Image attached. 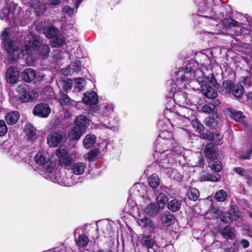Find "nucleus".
<instances>
[{
  "label": "nucleus",
  "mask_w": 252,
  "mask_h": 252,
  "mask_svg": "<svg viewBox=\"0 0 252 252\" xmlns=\"http://www.w3.org/2000/svg\"><path fill=\"white\" fill-rule=\"evenodd\" d=\"M168 197L164 194L160 193L158 194L157 197V201L158 207L160 210H162L168 201Z\"/></svg>",
  "instance_id": "obj_27"
},
{
  "label": "nucleus",
  "mask_w": 252,
  "mask_h": 252,
  "mask_svg": "<svg viewBox=\"0 0 252 252\" xmlns=\"http://www.w3.org/2000/svg\"><path fill=\"white\" fill-rule=\"evenodd\" d=\"M20 117V114L17 111H11L7 114L5 120L7 124L13 125L16 124Z\"/></svg>",
  "instance_id": "obj_21"
},
{
  "label": "nucleus",
  "mask_w": 252,
  "mask_h": 252,
  "mask_svg": "<svg viewBox=\"0 0 252 252\" xmlns=\"http://www.w3.org/2000/svg\"><path fill=\"white\" fill-rule=\"evenodd\" d=\"M71 102V99L68 96L63 94L62 96L61 99V103L62 104H69Z\"/></svg>",
  "instance_id": "obj_54"
},
{
  "label": "nucleus",
  "mask_w": 252,
  "mask_h": 252,
  "mask_svg": "<svg viewBox=\"0 0 252 252\" xmlns=\"http://www.w3.org/2000/svg\"><path fill=\"white\" fill-rule=\"evenodd\" d=\"M85 84V80L83 78H79L72 79V85L75 92L81 91Z\"/></svg>",
  "instance_id": "obj_26"
},
{
  "label": "nucleus",
  "mask_w": 252,
  "mask_h": 252,
  "mask_svg": "<svg viewBox=\"0 0 252 252\" xmlns=\"http://www.w3.org/2000/svg\"><path fill=\"white\" fill-rule=\"evenodd\" d=\"M74 0V6L76 10L79 7L80 4L83 0Z\"/></svg>",
  "instance_id": "obj_62"
},
{
  "label": "nucleus",
  "mask_w": 252,
  "mask_h": 252,
  "mask_svg": "<svg viewBox=\"0 0 252 252\" xmlns=\"http://www.w3.org/2000/svg\"><path fill=\"white\" fill-rule=\"evenodd\" d=\"M7 131V127L4 121L0 120V136L4 135Z\"/></svg>",
  "instance_id": "obj_45"
},
{
  "label": "nucleus",
  "mask_w": 252,
  "mask_h": 252,
  "mask_svg": "<svg viewBox=\"0 0 252 252\" xmlns=\"http://www.w3.org/2000/svg\"><path fill=\"white\" fill-rule=\"evenodd\" d=\"M223 87L229 92H231L233 95L238 98H240L243 93V88L240 84L234 85L232 81H226L223 83Z\"/></svg>",
  "instance_id": "obj_12"
},
{
  "label": "nucleus",
  "mask_w": 252,
  "mask_h": 252,
  "mask_svg": "<svg viewBox=\"0 0 252 252\" xmlns=\"http://www.w3.org/2000/svg\"><path fill=\"white\" fill-rule=\"evenodd\" d=\"M9 31V28L5 29L1 33L0 38L4 50L12 61L17 59L20 54L24 56L35 52L39 58L43 59L49 56L50 48L47 45L41 44V39L39 36L30 35L19 49L11 40Z\"/></svg>",
  "instance_id": "obj_1"
},
{
  "label": "nucleus",
  "mask_w": 252,
  "mask_h": 252,
  "mask_svg": "<svg viewBox=\"0 0 252 252\" xmlns=\"http://www.w3.org/2000/svg\"><path fill=\"white\" fill-rule=\"evenodd\" d=\"M223 23L226 28H231L239 26V23L232 18H225Z\"/></svg>",
  "instance_id": "obj_39"
},
{
  "label": "nucleus",
  "mask_w": 252,
  "mask_h": 252,
  "mask_svg": "<svg viewBox=\"0 0 252 252\" xmlns=\"http://www.w3.org/2000/svg\"><path fill=\"white\" fill-rule=\"evenodd\" d=\"M220 177L218 173H214L213 174L203 175L201 177V181H208L212 182H217L220 180Z\"/></svg>",
  "instance_id": "obj_32"
},
{
  "label": "nucleus",
  "mask_w": 252,
  "mask_h": 252,
  "mask_svg": "<svg viewBox=\"0 0 252 252\" xmlns=\"http://www.w3.org/2000/svg\"><path fill=\"white\" fill-rule=\"evenodd\" d=\"M22 77L26 82H31L35 79L37 81L42 80L44 75L40 74H36L34 70L31 68L25 69L22 72Z\"/></svg>",
  "instance_id": "obj_14"
},
{
  "label": "nucleus",
  "mask_w": 252,
  "mask_h": 252,
  "mask_svg": "<svg viewBox=\"0 0 252 252\" xmlns=\"http://www.w3.org/2000/svg\"><path fill=\"white\" fill-rule=\"evenodd\" d=\"M10 154L13 156V158L17 161H19L20 159L22 158V156H20V151L19 149L14 150V148L11 147L9 149Z\"/></svg>",
  "instance_id": "obj_43"
},
{
  "label": "nucleus",
  "mask_w": 252,
  "mask_h": 252,
  "mask_svg": "<svg viewBox=\"0 0 252 252\" xmlns=\"http://www.w3.org/2000/svg\"><path fill=\"white\" fill-rule=\"evenodd\" d=\"M252 153V143H247L243 148V151L239 156L240 158L242 159H248L250 158Z\"/></svg>",
  "instance_id": "obj_20"
},
{
  "label": "nucleus",
  "mask_w": 252,
  "mask_h": 252,
  "mask_svg": "<svg viewBox=\"0 0 252 252\" xmlns=\"http://www.w3.org/2000/svg\"><path fill=\"white\" fill-rule=\"evenodd\" d=\"M204 138L208 139L210 140H212V136H213V134L210 131H206L205 133L203 134Z\"/></svg>",
  "instance_id": "obj_57"
},
{
  "label": "nucleus",
  "mask_w": 252,
  "mask_h": 252,
  "mask_svg": "<svg viewBox=\"0 0 252 252\" xmlns=\"http://www.w3.org/2000/svg\"><path fill=\"white\" fill-rule=\"evenodd\" d=\"M62 0H49L50 3L53 6L59 5Z\"/></svg>",
  "instance_id": "obj_59"
},
{
  "label": "nucleus",
  "mask_w": 252,
  "mask_h": 252,
  "mask_svg": "<svg viewBox=\"0 0 252 252\" xmlns=\"http://www.w3.org/2000/svg\"><path fill=\"white\" fill-rule=\"evenodd\" d=\"M65 136L59 132L50 134L47 138V142L51 147H57L65 141Z\"/></svg>",
  "instance_id": "obj_16"
},
{
  "label": "nucleus",
  "mask_w": 252,
  "mask_h": 252,
  "mask_svg": "<svg viewBox=\"0 0 252 252\" xmlns=\"http://www.w3.org/2000/svg\"><path fill=\"white\" fill-rule=\"evenodd\" d=\"M62 86L64 90L66 92L68 90H70L71 88L73 87L72 79H68L63 81Z\"/></svg>",
  "instance_id": "obj_46"
},
{
  "label": "nucleus",
  "mask_w": 252,
  "mask_h": 252,
  "mask_svg": "<svg viewBox=\"0 0 252 252\" xmlns=\"http://www.w3.org/2000/svg\"><path fill=\"white\" fill-rule=\"evenodd\" d=\"M20 7L15 3H12L9 6L4 7L0 12V19L9 22L10 23H13L17 25V19L18 15L16 12L19 11Z\"/></svg>",
  "instance_id": "obj_10"
},
{
  "label": "nucleus",
  "mask_w": 252,
  "mask_h": 252,
  "mask_svg": "<svg viewBox=\"0 0 252 252\" xmlns=\"http://www.w3.org/2000/svg\"><path fill=\"white\" fill-rule=\"evenodd\" d=\"M234 171L238 174L243 176H245L246 175L245 174V170L241 167H237L235 168Z\"/></svg>",
  "instance_id": "obj_56"
},
{
  "label": "nucleus",
  "mask_w": 252,
  "mask_h": 252,
  "mask_svg": "<svg viewBox=\"0 0 252 252\" xmlns=\"http://www.w3.org/2000/svg\"><path fill=\"white\" fill-rule=\"evenodd\" d=\"M68 149L64 145H61L56 151V154L59 158V163L66 168H70L73 160L78 158V155L74 152L68 154Z\"/></svg>",
  "instance_id": "obj_9"
},
{
  "label": "nucleus",
  "mask_w": 252,
  "mask_h": 252,
  "mask_svg": "<svg viewBox=\"0 0 252 252\" xmlns=\"http://www.w3.org/2000/svg\"><path fill=\"white\" fill-rule=\"evenodd\" d=\"M77 245L80 247H86L89 243L88 237L84 234L80 235L76 240Z\"/></svg>",
  "instance_id": "obj_36"
},
{
  "label": "nucleus",
  "mask_w": 252,
  "mask_h": 252,
  "mask_svg": "<svg viewBox=\"0 0 252 252\" xmlns=\"http://www.w3.org/2000/svg\"><path fill=\"white\" fill-rule=\"evenodd\" d=\"M209 167L215 172H220L222 168L221 163L219 161L214 159H211L209 161Z\"/></svg>",
  "instance_id": "obj_30"
},
{
  "label": "nucleus",
  "mask_w": 252,
  "mask_h": 252,
  "mask_svg": "<svg viewBox=\"0 0 252 252\" xmlns=\"http://www.w3.org/2000/svg\"><path fill=\"white\" fill-rule=\"evenodd\" d=\"M99 151L98 149H94L90 151L87 154L84 155V158L90 161L95 160L98 156Z\"/></svg>",
  "instance_id": "obj_31"
},
{
  "label": "nucleus",
  "mask_w": 252,
  "mask_h": 252,
  "mask_svg": "<svg viewBox=\"0 0 252 252\" xmlns=\"http://www.w3.org/2000/svg\"><path fill=\"white\" fill-rule=\"evenodd\" d=\"M81 63L79 61H76L74 63H72L68 67L67 69H70L72 70H69L68 73L73 72H77L80 70Z\"/></svg>",
  "instance_id": "obj_42"
},
{
  "label": "nucleus",
  "mask_w": 252,
  "mask_h": 252,
  "mask_svg": "<svg viewBox=\"0 0 252 252\" xmlns=\"http://www.w3.org/2000/svg\"><path fill=\"white\" fill-rule=\"evenodd\" d=\"M178 71H179V70L174 72V76L176 79V81H173L171 83L170 90H171V91L173 94V96L175 98V99L178 100V102L179 103V105H184V104L189 105V104L192 103V101L190 99V98H191L190 96L187 94L188 93H187L186 92H184V94H178V93L181 90H182L183 89H188L189 88V87L190 88V89L189 90V91H190L191 90H199V88L195 89L193 86L195 84V81L192 80H190L189 81L187 82H185V83L186 84L187 87H185L184 88L182 87V88L179 89L178 91H177L176 92L173 91L172 90V88H173V84H176V85L174 84L173 85V86L174 87H176V89H178L179 87L180 86L179 84H180V83L177 82V79L176 78L177 75L175 74V73Z\"/></svg>",
  "instance_id": "obj_7"
},
{
  "label": "nucleus",
  "mask_w": 252,
  "mask_h": 252,
  "mask_svg": "<svg viewBox=\"0 0 252 252\" xmlns=\"http://www.w3.org/2000/svg\"><path fill=\"white\" fill-rule=\"evenodd\" d=\"M44 32L45 36L48 38H54L58 33V30L53 26L44 29Z\"/></svg>",
  "instance_id": "obj_29"
},
{
  "label": "nucleus",
  "mask_w": 252,
  "mask_h": 252,
  "mask_svg": "<svg viewBox=\"0 0 252 252\" xmlns=\"http://www.w3.org/2000/svg\"><path fill=\"white\" fill-rule=\"evenodd\" d=\"M246 179L247 180V183L249 185H252V177L250 175H246Z\"/></svg>",
  "instance_id": "obj_63"
},
{
  "label": "nucleus",
  "mask_w": 252,
  "mask_h": 252,
  "mask_svg": "<svg viewBox=\"0 0 252 252\" xmlns=\"http://www.w3.org/2000/svg\"><path fill=\"white\" fill-rule=\"evenodd\" d=\"M19 71L15 66L10 67L6 73V79L10 84H15L18 80Z\"/></svg>",
  "instance_id": "obj_17"
},
{
  "label": "nucleus",
  "mask_w": 252,
  "mask_h": 252,
  "mask_svg": "<svg viewBox=\"0 0 252 252\" xmlns=\"http://www.w3.org/2000/svg\"><path fill=\"white\" fill-rule=\"evenodd\" d=\"M176 142L172 134L163 128L160 129L159 136L157 140L155 151L160 154L159 164L165 168H168L170 164L178 157L182 152L179 146H174Z\"/></svg>",
  "instance_id": "obj_3"
},
{
  "label": "nucleus",
  "mask_w": 252,
  "mask_h": 252,
  "mask_svg": "<svg viewBox=\"0 0 252 252\" xmlns=\"http://www.w3.org/2000/svg\"><path fill=\"white\" fill-rule=\"evenodd\" d=\"M96 141V137L93 134L86 135L83 140V146L86 149H89L93 146Z\"/></svg>",
  "instance_id": "obj_23"
},
{
  "label": "nucleus",
  "mask_w": 252,
  "mask_h": 252,
  "mask_svg": "<svg viewBox=\"0 0 252 252\" xmlns=\"http://www.w3.org/2000/svg\"><path fill=\"white\" fill-rule=\"evenodd\" d=\"M161 220L162 223L164 224L166 226L171 225L174 220L173 216L170 214L163 215Z\"/></svg>",
  "instance_id": "obj_41"
},
{
  "label": "nucleus",
  "mask_w": 252,
  "mask_h": 252,
  "mask_svg": "<svg viewBox=\"0 0 252 252\" xmlns=\"http://www.w3.org/2000/svg\"><path fill=\"white\" fill-rule=\"evenodd\" d=\"M177 75V82L180 83L178 89L174 87L173 84L172 91L176 92L182 87H187L186 84L190 80L195 81L200 86L201 91L204 96L208 98H215L218 95V93L215 89L218 87V83L213 74H210L207 77L203 76V73L201 70L197 69L195 70L189 67L186 68H180L179 71L175 73ZM176 85V84H175Z\"/></svg>",
  "instance_id": "obj_2"
},
{
  "label": "nucleus",
  "mask_w": 252,
  "mask_h": 252,
  "mask_svg": "<svg viewBox=\"0 0 252 252\" xmlns=\"http://www.w3.org/2000/svg\"><path fill=\"white\" fill-rule=\"evenodd\" d=\"M100 118L101 126L104 128H107L113 131H117L119 129L117 121L113 116L114 115V105L113 104H106L100 109Z\"/></svg>",
  "instance_id": "obj_6"
},
{
  "label": "nucleus",
  "mask_w": 252,
  "mask_h": 252,
  "mask_svg": "<svg viewBox=\"0 0 252 252\" xmlns=\"http://www.w3.org/2000/svg\"><path fill=\"white\" fill-rule=\"evenodd\" d=\"M189 123H191L193 128H195L198 131H202L204 130V127L203 125L201 124L197 119L194 118V117L191 119Z\"/></svg>",
  "instance_id": "obj_40"
},
{
  "label": "nucleus",
  "mask_w": 252,
  "mask_h": 252,
  "mask_svg": "<svg viewBox=\"0 0 252 252\" xmlns=\"http://www.w3.org/2000/svg\"><path fill=\"white\" fill-rule=\"evenodd\" d=\"M204 17H207L209 18V20H212V19H213L214 21H216L218 23V22L220 21L221 20V18L223 17V16L222 15H221V17L220 18V16L218 18V17H209L208 16H204Z\"/></svg>",
  "instance_id": "obj_61"
},
{
  "label": "nucleus",
  "mask_w": 252,
  "mask_h": 252,
  "mask_svg": "<svg viewBox=\"0 0 252 252\" xmlns=\"http://www.w3.org/2000/svg\"><path fill=\"white\" fill-rule=\"evenodd\" d=\"M137 222L139 226L144 228H153L155 227L154 222L147 217L138 219Z\"/></svg>",
  "instance_id": "obj_25"
},
{
  "label": "nucleus",
  "mask_w": 252,
  "mask_h": 252,
  "mask_svg": "<svg viewBox=\"0 0 252 252\" xmlns=\"http://www.w3.org/2000/svg\"><path fill=\"white\" fill-rule=\"evenodd\" d=\"M29 95H30L29 98L26 99V100L32 101L38 96V93L35 90L29 91Z\"/></svg>",
  "instance_id": "obj_52"
},
{
  "label": "nucleus",
  "mask_w": 252,
  "mask_h": 252,
  "mask_svg": "<svg viewBox=\"0 0 252 252\" xmlns=\"http://www.w3.org/2000/svg\"><path fill=\"white\" fill-rule=\"evenodd\" d=\"M72 171V173L75 175H80L83 174L85 170L87 169L86 164L83 162H77L74 163L73 165H71L70 168Z\"/></svg>",
  "instance_id": "obj_18"
},
{
  "label": "nucleus",
  "mask_w": 252,
  "mask_h": 252,
  "mask_svg": "<svg viewBox=\"0 0 252 252\" xmlns=\"http://www.w3.org/2000/svg\"><path fill=\"white\" fill-rule=\"evenodd\" d=\"M89 125L90 121L87 117L82 115L77 116L75 120V126L69 133V137L78 140Z\"/></svg>",
  "instance_id": "obj_8"
},
{
  "label": "nucleus",
  "mask_w": 252,
  "mask_h": 252,
  "mask_svg": "<svg viewBox=\"0 0 252 252\" xmlns=\"http://www.w3.org/2000/svg\"><path fill=\"white\" fill-rule=\"evenodd\" d=\"M64 43V40L62 35H57L54 40L55 46H61Z\"/></svg>",
  "instance_id": "obj_50"
},
{
  "label": "nucleus",
  "mask_w": 252,
  "mask_h": 252,
  "mask_svg": "<svg viewBox=\"0 0 252 252\" xmlns=\"http://www.w3.org/2000/svg\"><path fill=\"white\" fill-rule=\"evenodd\" d=\"M214 106L211 104H206L201 108V111L205 113H210L213 111Z\"/></svg>",
  "instance_id": "obj_51"
},
{
  "label": "nucleus",
  "mask_w": 252,
  "mask_h": 252,
  "mask_svg": "<svg viewBox=\"0 0 252 252\" xmlns=\"http://www.w3.org/2000/svg\"><path fill=\"white\" fill-rule=\"evenodd\" d=\"M227 197V194L225 190L220 189L216 192L215 195V198L217 201L223 202Z\"/></svg>",
  "instance_id": "obj_38"
},
{
  "label": "nucleus",
  "mask_w": 252,
  "mask_h": 252,
  "mask_svg": "<svg viewBox=\"0 0 252 252\" xmlns=\"http://www.w3.org/2000/svg\"><path fill=\"white\" fill-rule=\"evenodd\" d=\"M221 234L224 238L233 239L235 236V230L234 228L226 226L221 231Z\"/></svg>",
  "instance_id": "obj_24"
},
{
  "label": "nucleus",
  "mask_w": 252,
  "mask_h": 252,
  "mask_svg": "<svg viewBox=\"0 0 252 252\" xmlns=\"http://www.w3.org/2000/svg\"><path fill=\"white\" fill-rule=\"evenodd\" d=\"M30 95H29V91H27V90L25 92L24 94H21L20 96V100L22 102H26L28 101H31V100H26V99L29 98Z\"/></svg>",
  "instance_id": "obj_55"
},
{
  "label": "nucleus",
  "mask_w": 252,
  "mask_h": 252,
  "mask_svg": "<svg viewBox=\"0 0 252 252\" xmlns=\"http://www.w3.org/2000/svg\"><path fill=\"white\" fill-rule=\"evenodd\" d=\"M215 149L212 143L207 144L204 149V153L209 158H212L215 155Z\"/></svg>",
  "instance_id": "obj_35"
},
{
  "label": "nucleus",
  "mask_w": 252,
  "mask_h": 252,
  "mask_svg": "<svg viewBox=\"0 0 252 252\" xmlns=\"http://www.w3.org/2000/svg\"><path fill=\"white\" fill-rule=\"evenodd\" d=\"M187 195L190 200L195 201L199 196V192L196 188H191L188 190Z\"/></svg>",
  "instance_id": "obj_37"
},
{
  "label": "nucleus",
  "mask_w": 252,
  "mask_h": 252,
  "mask_svg": "<svg viewBox=\"0 0 252 252\" xmlns=\"http://www.w3.org/2000/svg\"><path fill=\"white\" fill-rule=\"evenodd\" d=\"M212 141L216 143H219L222 139V135L220 133H214L212 136Z\"/></svg>",
  "instance_id": "obj_53"
},
{
  "label": "nucleus",
  "mask_w": 252,
  "mask_h": 252,
  "mask_svg": "<svg viewBox=\"0 0 252 252\" xmlns=\"http://www.w3.org/2000/svg\"><path fill=\"white\" fill-rule=\"evenodd\" d=\"M164 115L172 125L187 126L194 117V111L188 107L182 106L180 107L179 110L175 113L172 112L167 106L166 110L164 111Z\"/></svg>",
  "instance_id": "obj_5"
},
{
  "label": "nucleus",
  "mask_w": 252,
  "mask_h": 252,
  "mask_svg": "<svg viewBox=\"0 0 252 252\" xmlns=\"http://www.w3.org/2000/svg\"><path fill=\"white\" fill-rule=\"evenodd\" d=\"M141 243L142 245L146 247L149 251L150 249L153 248L156 244V241L151 235H144L142 237Z\"/></svg>",
  "instance_id": "obj_19"
},
{
  "label": "nucleus",
  "mask_w": 252,
  "mask_h": 252,
  "mask_svg": "<svg viewBox=\"0 0 252 252\" xmlns=\"http://www.w3.org/2000/svg\"><path fill=\"white\" fill-rule=\"evenodd\" d=\"M83 103L88 105L90 109L94 112L98 110L97 105L98 98L97 94L94 91H91L85 93L82 99Z\"/></svg>",
  "instance_id": "obj_11"
},
{
  "label": "nucleus",
  "mask_w": 252,
  "mask_h": 252,
  "mask_svg": "<svg viewBox=\"0 0 252 252\" xmlns=\"http://www.w3.org/2000/svg\"><path fill=\"white\" fill-rule=\"evenodd\" d=\"M159 178L158 176L154 174L148 178V182L150 186L153 188H157L159 185Z\"/></svg>",
  "instance_id": "obj_33"
},
{
  "label": "nucleus",
  "mask_w": 252,
  "mask_h": 252,
  "mask_svg": "<svg viewBox=\"0 0 252 252\" xmlns=\"http://www.w3.org/2000/svg\"><path fill=\"white\" fill-rule=\"evenodd\" d=\"M241 244L242 245L243 248L244 249L248 248L250 245L248 241L245 239H243L241 241Z\"/></svg>",
  "instance_id": "obj_58"
},
{
  "label": "nucleus",
  "mask_w": 252,
  "mask_h": 252,
  "mask_svg": "<svg viewBox=\"0 0 252 252\" xmlns=\"http://www.w3.org/2000/svg\"><path fill=\"white\" fill-rule=\"evenodd\" d=\"M62 11L68 16H72L75 13L74 9L69 6H64L62 8Z\"/></svg>",
  "instance_id": "obj_48"
},
{
  "label": "nucleus",
  "mask_w": 252,
  "mask_h": 252,
  "mask_svg": "<svg viewBox=\"0 0 252 252\" xmlns=\"http://www.w3.org/2000/svg\"><path fill=\"white\" fill-rule=\"evenodd\" d=\"M181 206V201L175 199L170 201L167 205L168 209L174 212L178 211L180 209Z\"/></svg>",
  "instance_id": "obj_28"
},
{
  "label": "nucleus",
  "mask_w": 252,
  "mask_h": 252,
  "mask_svg": "<svg viewBox=\"0 0 252 252\" xmlns=\"http://www.w3.org/2000/svg\"><path fill=\"white\" fill-rule=\"evenodd\" d=\"M51 112V109L46 103H39L35 106L32 113L34 115L41 118H47Z\"/></svg>",
  "instance_id": "obj_13"
},
{
  "label": "nucleus",
  "mask_w": 252,
  "mask_h": 252,
  "mask_svg": "<svg viewBox=\"0 0 252 252\" xmlns=\"http://www.w3.org/2000/svg\"><path fill=\"white\" fill-rule=\"evenodd\" d=\"M24 131L30 139H32L35 135V129L30 124H28L25 126Z\"/></svg>",
  "instance_id": "obj_34"
},
{
  "label": "nucleus",
  "mask_w": 252,
  "mask_h": 252,
  "mask_svg": "<svg viewBox=\"0 0 252 252\" xmlns=\"http://www.w3.org/2000/svg\"><path fill=\"white\" fill-rule=\"evenodd\" d=\"M239 218V213L234 208H231L229 212H223L221 215V220L228 224H230L233 220Z\"/></svg>",
  "instance_id": "obj_15"
},
{
  "label": "nucleus",
  "mask_w": 252,
  "mask_h": 252,
  "mask_svg": "<svg viewBox=\"0 0 252 252\" xmlns=\"http://www.w3.org/2000/svg\"><path fill=\"white\" fill-rule=\"evenodd\" d=\"M232 118L236 121L242 122L244 121L245 119L241 112H232Z\"/></svg>",
  "instance_id": "obj_44"
},
{
  "label": "nucleus",
  "mask_w": 252,
  "mask_h": 252,
  "mask_svg": "<svg viewBox=\"0 0 252 252\" xmlns=\"http://www.w3.org/2000/svg\"><path fill=\"white\" fill-rule=\"evenodd\" d=\"M27 87L28 85L25 83L20 84L17 88V92L21 95L27 90Z\"/></svg>",
  "instance_id": "obj_49"
},
{
  "label": "nucleus",
  "mask_w": 252,
  "mask_h": 252,
  "mask_svg": "<svg viewBox=\"0 0 252 252\" xmlns=\"http://www.w3.org/2000/svg\"><path fill=\"white\" fill-rule=\"evenodd\" d=\"M36 0H28L27 1V3L29 4V5L32 7H33L34 5L36 4Z\"/></svg>",
  "instance_id": "obj_64"
},
{
  "label": "nucleus",
  "mask_w": 252,
  "mask_h": 252,
  "mask_svg": "<svg viewBox=\"0 0 252 252\" xmlns=\"http://www.w3.org/2000/svg\"><path fill=\"white\" fill-rule=\"evenodd\" d=\"M199 158V159L198 163L197 164L194 165V166L202 167L204 164L203 158L201 156Z\"/></svg>",
  "instance_id": "obj_60"
},
{
  "label": "nucleus",
  "mask_w": 252,
  "mask_h": 252,
  "mask_svg": "<svg viewBox=\"0 0 252 252\" xmlns=\"http://www.w3.org/2000/svg\"><path fill=\"white\" fill-rule=\"evenodd\" d=\"M34 160L37 164L43 168V176L47 179L67 187L71 186L75 183L71 179L62 180L61 179L60 174L55 168L56 163L50 160V156L48 153L38 152L34 157Z\"/></svg>",
  "instance_id": "obj_4"
},
{
  "label": "nucleus",
  "mask_w": 252,
  "mask_h": 252,
  "mask_svg": "<svg viewBox=\"0 0 252 252\" xmlns=\"http://www.w3.org/2000/svg\"><path fill=\"white\" fill-rule=\"evenodd\" d=\"M205 124L207 126L212 128H215L217 125L215 120L211 118H206L205 121Z\"/></svg>",
  "instance_id": "obj_47"
},
{
  "label": "nucleus",
  "mask_w": 252,
  "mask_h": 252,
  "mask_svg": "<svg viewBox=\"0 0 252 252\" xmlns=\"http://www.w3.org/2000/svg\"><path fill=\"white\" fill-rule=\"evenodd\" d=\"M160 210L155 203H151L144 209L143 211L145 214L149 216H154L157 215Z\"/></svg>",
  "instance_id": "obj_22"
}]
</instances>
